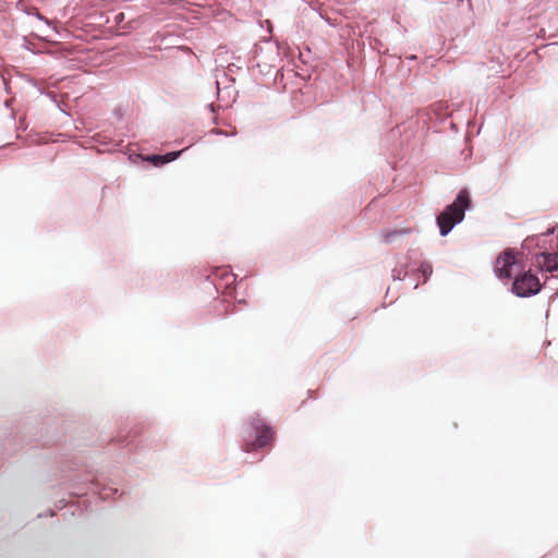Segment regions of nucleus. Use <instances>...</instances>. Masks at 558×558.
Instances as JSON below:
<instances>
[{
  "instance_id": "f8f14e48",
  "label": "nucleus",
  "mask_w": 558,
  "mask_h": 558,
  "mask_svg": "<svg viewBox=\"0 0 558 558\" xmlns=\"http://www.w3.org/2000/svg\"><path fill=\"white\" fill-rule=\"evenodd\" d=\"M117 19H119L120 21H122L124 19V13H120Z\"/></svg>"
},
{
  "instance_id": "39448f33",
  "label": "nucleus",
  "mask_w": 558,
  "mask_h": 558,
  "mask_svg": "<svg viewBox=\"0 0 558 558\" xmlns=\"http://www.w3.org/2000/svg\"><path fill=\"white\" fill-rule=\"evenodd\" d=\"M181 153H182V150L168 153L166 155H149L146 157L142 156V161H148L153 166L159 167V166H162L165 163L175 160L181 155Z\"/></svg>"
},
{
  "instance_id": "0eeeda50",
  "label": "nucleus",
  "mask_w": 558,
  "mask_h": 558,
  "mask_svg": "<svg viewBox=\"0 0 558 558\" xmlns=\"http://www.w3.org/2000/svg\"><path fill=\"white\" fill-rule=\"evenodd\" d=\"M410 229L386 230L381 236L385 243H393L398 236L409 234Z\"/></svg>"
},
{
  "instance_id": "7ed1b4c3",
  "label": "nucleus",
  "mask_w": 558,
  "mask_h": 558,
  "mask_svg": "<svg viewBox=\"0 0 558 558\" xmlns=\"http://www.w3.org/2000/svg\"><path fill=\"white\" fill-rule=\"evenodd\" d=\"M251 424L256 433V439L252 442H245L243 448L246 452L269 445L274 438L272 429L262 418L254 417Z\"/></svg>"
},
{
  "instance_id": "f257e3e1",
  "label": "nucleus",
  "mask_w": 558,
  "mask_h": 558,
  "mask_svg": "<svg viewBox=\"0 0 558 558\" xmlns=\"http://www.w3.org/2000/svg\"><path fill=\"white\" fill-rule=\"evenodd\" d=\"M470 207V196L466 190H461L456 201L446 207L437 217V225L441 235H447L452 228L464 218L465 210Z\"/></svg>"
},
{
  "instance_id": "9b49d317",
  "label": "nucleus",
  "mask_w": 558,
  "mask_h": 558,
  "mask_svg": "<svg viewBox=\"0 0 558 558\" xmlns=\"http://www.w3.org/2000/svg\"><path fill=\"white\" fill-rule=\"evenodd\" d=\"M554 232V229H548L546 232H543L542 235H548Z\"/></svg>"
},
{
  "instance_id": "6e6552de",
  "label": "nucleus",
  "mask_w": 558,
  "mask_h": 558,
  "mask_svg": "<svg viewBox=\"0 0 558 558\" xmlns=\"http://www.w3.org/2000/svg\"><path fill=\"white\" fill-rule=\"evenodd\" d=\"M538 240V235H531L527 236L522 244L523 248L530 250L534 244H537L536 241Z\"/></svg>"
},
{
  "instance_id": "f03ea898",
  "label": "nucleus",
  "mask_w": 558,
  "mask_h": 558,
  "mask_svg": "<svg viewBox=\"0 0 558 558\" xmlns=\"http://www.w3.org/2000/svg\"><path fill=\"white\" fill-rule=\"evenodd\" d=\"M539 290V280L531 271H525L522 275L517 276L512 283V292L521 298L534 295Z\"/></svg>"
},
{
  "instance_id": "423d86ee",
  "label": "nucleus",
  "mask_w": 558,
  "mask_h": 558,
  "mask_svg": "<svg viewBox=\"0 0 558 558\" xmlns=\"http://www.w3.org/2000/svg\"><path fill=\"white\" fill-rule=\"evenodd\" d=\"M537 265L546 271H555L558 270V253L556 254H541L536 258Z\"/></svg>"
},
{
  "instance_id": "1a4fd4ad",
  "label": "nucleus",
  "mask_w": 558,
  "mask_h": 558,
  "mask_svg": "<svg viewBox=\"0 0 558 558\" xmlns=\"http://www.w3.org/2000/svg\"><path fill=\"white\" fill-rule=\"evenodd\" d=\"M421 271L423 272L424 277L427 278L432 274V266L428 264H422Z\"/></svg>"
},
{
  "instance_id": "20e7f679",
  "label": "nucleus",
  "mask_w": 558,
  "mask_h": 558,
  "mask_svg": "<svg viewBox=\"0 0 558 558\" xmlns=\"http://www.w3.org/2000/svg\"><path fill=\"white\" fill-rule=\"evenodd\" d=\"M518 263L514 250L507 248L496 258L494 271L499 279L508 280L512 276V267Z\"/></svg>"
},
{
  "instance_id": "9d476101",
  "label": "nucleus",
  "mask_w": 558,
  "mask_h": 558,
  "mask_svg": "<svg viewBox=\"0 0 558 558\" xmlns=\"http://www.w3.org/2000/svg\"><path fill=\"white\" fill-rule=\"evenodd\" d=\"M140 158V154L132 153L130 155V159H132L133 162H137V159Z\"/></svg>"
}]
</instances>
